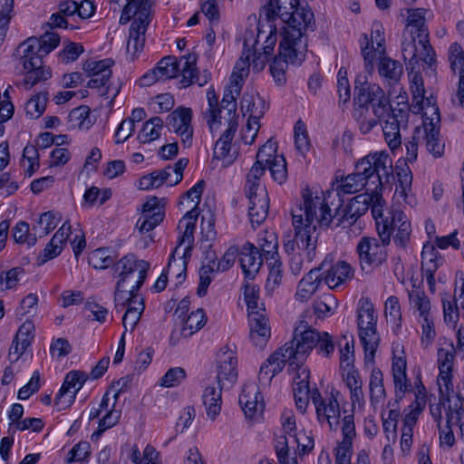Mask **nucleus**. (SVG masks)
<instances>
[{
    "instance_id": "f257e3e1",
    "label": "nucleus",
    "mask_w": 464,
    "mask_h": 464,
    "mask_svg": "<svg viewBox=\"0 0 464 464\" xmlns=\"http://www.w3.org/2000/svg\"><path fill=\"white\" fill-rule=\"evenodd\" d=\"M300 0H268L262 7L258 19L250 15L247 21L256 24L258 37L266 53H271L277 43V24L282 22L279 53L270 65L271 73L279 84L285 82V73L289 64H300L305 58L306 43L304 33L314 23V14L299 5Z\"/></svg>"
},
{
    "instance_id": "f03ea898",
    "label": "nucleus",
    "mask_w": 464,
    "mask_h": 464,
    "mask_svg": "<svg viewBox=\"0 0 464 464\" xmlns=\"http://www.w3.org/2000/svg\"><path fill=\"white\" fill-rule=\"evenodd\" d=\"M333 192L305 188L302 191V201L292 211L295 237L284 241L287 251L295 249V244L302 249L303 255L310 259L315 256L318 227H329L334 214L331 198Z\"/></svg>"
},
{
    "instance_id": "7ed1b4c3",
    "label": "nucleus",
    "mask_w": 464,
    "mask_h": 464,
    "mask_svg": "<svg viewBox=\"0 0 464 464\" xmlns=\"http://www.w3.org/2000/svg\"><path fill=\"white\" fill-rule=\"evenodd\" d=\"M149 269L150 264L147 261L137 259L133 256L122 257L116 265L119 279L114 301L117 307H127L122 318L125 332L135 328L144 312V300L139 289L143 285Z\"/></svg>"
},
{
    "instance_id": "20e7f679",
    "label": "nucleus",
    "mask_w": 464,
    "mask_h": 464,
    "mask_svg": "<svg viewBox=\"0 0 464 464\" xmlns=\"http://www.w3.org/2000/svg\"><path fill=\"white\" fill-rule=\"evenodd\" d=\"M409 77L412 94L411 110L414 113L422 115V126L416 130V139L424 143L432 155L440 157L444 151V144L440 139V116L436 101L432 95L425 97L423 80L420 73L411 72Z\"/></svg>"
},
{
    "instance_id": "39448f33",
    "label": "nucleus",
    "mask_w": 464,
    "mask_h": 464,
    "mask_svg": "<svg viewBox=\"0 0 464 464\" xmlns=\"http://www.w3.org/2000/svg\"><path fill=\"white\" fill-rule=\"evenodd\" d=\"M425 9H411L402 42V55L412 64L423 61L430 64L434 61V53L429 43V34L425 26Z\"/></svg>"
},
{
    "instance_id": "423d86ee",
    "label": "nucleus",
    "mask_w": 464,
    "mask_h": 464,
    "mask_svg": "<svg viewBox=\"0 0 464 464\" xmlns=\"http://www.w3.org/2000/svg\"><path fill=\"white\" fill-rule=\"evenodd\" d=\"M243 46L242 55L234 66L227 86L234 93H240L245 80L248 76L250 64L255 72H260L274 53V51L266 52L264 43L258 37V31L255 32V30L245 33Z\"/></svg>"
},
{
    "instance_id": "0eeeda50",
    "label": "nucleus",
    "mask_w": 464,
    "mask_h": 464,
    "mask_svg": "<svg viewBox=\"0 0 464 464\" xmlns=\"http://www.w3.org/2000/svg\"><path fill=\"white\" fill-rule=\"evenodd\" d=\"M120 6L124 5L121 23H125L130 18H134L131 28L130 39L129 42V50L133 53H137L143 43L142 34L147 28L153 17L152 0H112Z\"/></svg>"
},
{
    "instance_id": "6e6552de",
    "label": "nucleus",
    "mask_w": 464,
    "mask_h": 464,
    "mask_svg": "<svg viewBox=\"0 0 464 464\" xmlns=\"http://www.w3.org/2000/svg\"><path fill=\"white\" fill-rule=\"evenodd\" d=\"M246 195L248 198V216L252 226L263 223L268 215L270 199L262 181V170L251 168L246 175Z\"/></svg>"
},
{
    "instance_id": "1a4fd4ad",
    "label": "nucleus",
    "mask_w": 464,
    "mask_h": 464,
    "mask_svg": "<svg viewBox=\"0 0 464 464\" xmlns=\"http://www.w3.org/2000/svg\"><path fill=\"white\" fill-rule=\"evenodd\" d=\"M377 321L378 315L372 302L367 297L360 298L357 304L358 334L368 362H372L375 357L379 346Z\"/></svg>"
},
{
    "instance_id": "9d476101",
    "label": "nucleus",
    "mask_w": 464,
    "mask_h": 464,
    "mask_svg": "<svg viewBox=\"0 0 464 464\" xmlns=\"http://www.w3.org/2000/svg\"><path fill=\"white\" fill-rule=\"evenodd\" d=\"M377 231L384 243H389L393 235L394 241L399 245H405L411 234L410 218L401 208H391L387 215L385 207L381 211V217L375 220Z\"/></svg>"
},
{
    "instance_id": "9b49d317",
    "label": "nucleus",
    "mask_w": 464,
    "mask_h": 464,
    "mask_svg": "<svg viewBox=\"0 0 464 464\" xmlns=\"http://www.w3.org/2000/svg\"><path fill=\"white\" fill-rule=\"evenodd\" d=\"M318 331L311 327L304 320L296 323L293 339L286 343L284 351L288 355L291 367L304 365L307 358L314 349Z\"/></svg>"
},
{
    "instance_id": "f8f14e48",
    "label": "nucleus",
    "mask_w": 464,
    "mask_h": 464,
    "mask_svg": "<svg viewBox=\"0 0 464 464\" xmlns=\"http://www.w3.org/2000/svg\"><path fill=\"white\" fill-rule=\"evenodd\" d=\"M355 102L367 111L372 109L375 117H383L389 112L390 101L383 90L369 82L368 75H359L355 80Z\"/></svg>"
},
{
    "instance_id": "ddd939ff",
    "label": "nucleus",
    "mask_w": 464,
    "mask_h": 464,
    "mask_svg": "<svg viewBox=\"0 0 464 464\" xmlns=\"http://www.w3.org/2000/svg\"><path fill=\"white\" fill-rule=\"evenodd\" d=\"M341 397V392L335 388L326 390L324 394L317 390L311 392L318 421L325 422L331 430H336L343 419L339 403Z\"/></svg>"
},
{
    "instance_id": "4468645a",
    "label": "nucleus",
    "mask_w": 464,
    "mask_h": 464,
    "mask_svg": "<svg viewBox=\"0 0 464 464\" xmlns=\"http://www.w3.org/2000/svg\"><path fill=\"white\" fill-rule=\"evenodd\" d=\"M251 168H257L262 170V177L266 169L274 181L284 184L287 179V165L283 154L277 152V143L269 139L261 146L256 153V160Z\"/></svg>"
},
{
    "instance_id": "2eb2a0df",
    "label": "nucleus",
    "mask_w": 464,
    "mask_h": 464,
    "mask_svg": "<svg viewBox=\"0 0 464 464\" xmlns=\"http://www.w3.org/2000/svg\"><path fill=\"white\" fill-rule=\"evenodd\" d=\"M360 50L364 61L365 70L371 74L374 70L376 56L385 54V29L380 21L371 24V34H362L359 40Z\"/></svg>"
},
{
    "instance_id": "dca6fc26",
    "label": "nucleus",
    "mask_w": 464,
    "mask_h": 464,
    "mask_svg": "<svg viewBox=\"0 0 464 464\" xmlns=\"http://www.w3.org/2000/svg\"><path fill=\"white\" fill-rule=\"evenodd\" d=\"M360 50L364 61L365 70L371 74L374 70L376 56L385 54V29L380 21L371 24V34H362L359 40Z\"/></svg>"
},
{
    "instance_id": "f3484780",
    "label": "nucleus",
    "mask_w": 464,
    "mask_h": 464,
    "mask_svg": "<svg viewBox=\"0 0 464 464\" xmlns=\"http://www.w3.org/2000/svg\"><path fill=\"white\" fill-rule=\"evenodd\" d=\"M356 169L365 174L368 179L374 178V189L381 188L382 193V179H388L392 174V160L385 150L370 152L356 163Z\"/></svg>"
},
{
    "instance_id": "a211bd4d",
    "label": "nucleus",
    "mask_w": 464,
    "mask_h": 464,
    "mask_svg": "<svg viewBox=\"0 0 464 464\" xmlns=\"http://www.w3.org/2000/svg\"><path fill=\"white\" fill-rule=\"evenodd\" d=\"M238 121L230 120L227 127L216 141L213 150L212 164L215 168H227L231 166L237 159L239 152L232 143L237 132Z\"/></svg>"
},
{
    "instance_id": "6ab92c4d",
    "label": "nucleus",
    "mask_w": 464,
    "mask_h": 464,
    "mask_svg": "<svg viewBox=\"0 0 464 464\" xmlns=\"http://www.w3.org/2000/svg\"><path fill=\"white\" fill-rule=\"evenodd\" d=\"M119 393L120 390L112 386L104 393L97 407L92 406L90 411L89 418L91 420L99 418L104 413L99 421L98 428L100 433L112 428L120 420L121 411L116 409Z\"/></svg>"
},
{
    "instance_id": "aec40b11",
    "label": "nucleus",
    "mask_w": 464,
    "mask_h": 464,
    "mask_svg": "<svg viewBox=\"0 0 464 464\" xmlns=\"http://www.w3.org/2000/svg\"><path fill=\"white\" fill-rule=\"evenodd\" d=\"M397 183L392 196V208L401 206L413 208L417 205V198L412 191V174L405 161L398 160L395 165Z\"/></svg>"
},
{
    "instance_id": "412c9836",
    "label": "nucleus",
    "mask_w": 464,
    "mask_h": 464,
    "mask_svg": "<svg viewBox=\"0 0 464 464\" xmlns=\"http://www.w3.org/2000/svg\"><path fill=\"white\" fill-rule=\"evenodd\" d=\"M216 373L218 385L222 387L230 388L237 382V357L233 347L225 345L217 353Z\"/></svg>"
},
{
    "instance_id": "4be33fe9",
    "label": "nucleus",
    "mask_w": 464,
    "mask_h": 464,
    "mask_svg": "<svg viewBox=\"0 0 464 464\" xmlns=\"http://www.w3.org/2000/svg\"><path fill=\"white\" fill-rule=\"evenodd\" d=\"M385 206L386 201L382 197L381 188H379L378 190L373 189L371 193L367 191L353 197L347 205L346 214L352 218L360 217L371 207L372 217L376 220L378 217H381V211Z\"/></svg>"
},
{
    "instance_id": "5701e85b",
    "label": "nucleus",
    "mask_w": 464,
    "mask_h": 464,
    "mask_svg": "<svg viewBox=\"0 0 464 464\" xmlns=\"http://www.w3.org/2000/svg\"><path fill=\"white\" fill-rule=\"evenodd\" d=\"M392 373L395 389V396L402 399L409 392L410 384L407 377V360L405 348L401 341H395L392 346Z\"/></svg>"
},
{
    "instance_id": "b1692460",
    "label": "nucleus",
    "mask_w": 464,
    "mask_h": 464,
    "mask_svg": "<svg viewBox=\"0 0 464 464\" xmlns=\"http://www.w3.org/2000/svg\"><path fill=\"white\" fill-rule=\"evenodd\" d=\"M383 121V135L389 148L393 150L401 146V140L400 134V121L398 116L394 114L392 107L389 106V112L383 117H375L374 119H362L360 121L361 130L364 133L372 130L378 122Z\"/></svg>"
},
{
    "instance_id": "393cba45",
    "label": "nucleus",
    "mask_w": 464,
    "mask_h": 464,
    "mask_svg": "<svg viewBox=\"0 0 464 464\" xmlns=\"http://www.w3.org/2000/svg\"><path fill=\"white\" fill-rule=\"evenodd\" d=\"M322 282L330 289H336L350 281L354 270L346 261L339 260L332 264V257H326L319 269Z\"/></svg>"
},
{
    "instance_id": "a878e982",
    "label": "nucleus",
    "mask_w": 464,
    "mask_h": 464,
    "mask_svg": "<svg viewBox=\"0 0 464 464\" xmlns=\"http://www.w3.org/2000/svg\"><path fill=\"white\" fill-rule=\"evenodd\" d=\"M375 237H362L357 245V252L362 269L381 266L387 257L386 245Z\"/></svg>"
},
{
    "instance_id": "bb28decb",
    "label": "nucleus",
    "mask_w": 464,
    "mask_h": 464,
    "mask_svg": "<svg viewBox=\"0 0 464 464\" xmlns=\"http://www.w3.org/2000/svg\"><path fill=\"white\" fill-rule=\"evenodd\" d=\"M193 113L190 108L178 107L168 116V127L179 137L185 147H190L193 140Z\"/></svg>"
},
{
    "instance_id": "cd10ccee",
    "label": "nucleus",
    "mask_w": 464,
    "mask_h": 464,
    "mask_svg": "<svg viewBox=\"0 0 464 464\" xmlns=\"http://www.w3.org/2000/svg\"><path fill=\"white\" fill-rule=\"evenodd\" d=\"M114 63L111 58L91 57L86 59L82 63V71L91 78L88 87L100 88L105 86L111 76Z\"/></svg>"
},
{
    "instance_id": "c85d7f7f",
    "label": "nucleus",
    "mask_w": 464,
    "mask_h": 464,
    "mask_svg": "<svg viewBox=\"0 0 464 464\" xmlns=\"http://www.w3.org/2000/svg\"><path fill=\"white\" fill-rule=\"evenodd\" d=\"M88 379V375L81 371H71L64 378L63 383L55 397V405L58 410L70 407Z\"/></svg>"
},
{
    "instance_id": "c756f323",
    "label": "nucleus",
    "mask_w": 464,
    "mask_h": 464,
    "mask_svg": "<svg viewBox=\"0 0 464 464\" xmlns=\"http://www.w3.org/2000/svg\"><path fill=\"white\" fill-rule=\"evenodd\" d=\"M455 355L451 350L440 348L438 350L439 375L437 383L440 393L442 397H450L454 392L452 382V370Z\"/></svg>"
},
{
    "instance_id": "7c9ffc66",
    "label": "nucleus",
    "mask_w": 464,
    "mask_h": 464,
    "mask_svg": "<svg viewBox=\"0 0 464 464\" xmlns=\"http://www.w3.org/2000/svg\"><path fill=\"white\" fill-rule=\"evenodd\" d=\"M368 181L365 174L355 168L353 173L340 179L336 178L328 192H333V198L338 197L336 203V208H338L343 202L342 196L359 192L368 184Z\"/></svg>"
},
{
    "instance_id": "2f4dec72",
    "label": "nucleus",
    "mask_w": 464,
    "mask_h": 464,
    "mask_svg": "<svg viewBox=\"0 0 464 464\" xmlns=\"http://www.w3.org/2000/svg\"><path fill=\"white\" fill-rule=\"evenodd\" d=\"M444 321L455 324L459 316V308H464V277L457 274L454 294L445 293L442 296Z\"/></svg>"
},
{
    "instance_id": "473e14b6",
    "label": "nucleus",
    "mask_w": 464,
    "mask_h": 464,
    "mask_svg": "<svg viewBox=\"0 0 464 464\" xmlns=\"http://www.w3.org/2000/svg\"><path fill=\"white\" fill-rule=\"evenodd\" d=\"M343 439L334 449L335 464H349L353 456V440L356 436L353 416H343L342 425Z\"/></svg>"
},
{
    "instance_id": "72a5a7b5",
    "label": "nucleus",
    "mask_w": 464,
    "mask_h": 464,
    "mask_svg": "<svg viewBox=\"0 0 464 464\" xmlns=\"http://www.w3.org/2000/svg\"><path fill=\"white\" fill-rule=\"evenodd\" d=\"M364 365L370 371L368 378V392L370 402L376 408L383 405L386 400V390L384 387L383 373L382 370L375 366L374 358L368 362L364 356Z\"/></svg>"
},
{
    "instance_id": "f704fd0d",
    "label": "nucleus",
    "mask_w": 464,
    "mask_h": 464,
    "mask_svg": "<svg viewBox=\"0 0 464 464\" xmlns=\"http://www.w3.org/2000/svg\"><path fill=\"white\" fill-rule=\"evenodd\" d=\"M199 214L194 212L184 213L178 224V245L176 254L188 255L194 243V232Z\"/></svg>"
},
{
    "instance_id": "c9c22d12",
    "label": "nucleus",
    "mask_w": 464,
    "mask_h": 464,
    "mask_svg": "<svg viewBox=\"0 0 464 464\" xmlns=\"http://www.w3.org/2000/svg\"><path fill=\"white\" fill-rule=\"evenodd\" d=\"M250 342L256 347L263 348L271 335V328L268 323L266 310L252 312L247 315Z\"/></svg>"
},
{
    "instance_id": "e433bc0d",
    "label": "nucleus",
    "mask_w": 464,
    "mask_h": 464,
    "mask_svg": "<svg viewBox=\"0 0 464 464\" xmlns=\"http://www.w3.org/2000/svg\"><path fill=\"white\" fill-rule=\"evenodd\" d=\"M260 390L253 383L246 384L239 395V403L246 418L258 419L264 411L265 404L262 397H259Z\"/></svg>"
},
{
    "instance_id": "4c0bfd02",
    "label": "nucleus",
    "mask_w": 464,
    "mask_h": 464,
    "mask_svg": "<svg viewBox=\"0 0 464 464\" xmlns=\"http://www.w3.org/2000/svg\"><path fill=\"white\" fill-rule=\"evenodd\" d=\"M343 381L349 390L350 400L354 411H362L365 405L362 381L358 370L350 367L342 370Z\"/></svg>"
},
{
    "instance_id": "58836bf2",
    "label": "nucleus",
    "mask_w": 464,
    "mask_h": 464,
    "mask_svg": "<svg viewBox=\"0 0 464 464\" xmlns=\"http://www.w3.org/2000/svg\"><path fill=\"white\" fill-rule=\"evenodd\" d=\"M286 362H288V355L282 348L271 354L260 367L258 375L259 388L262 390L267 388L273 378L282 372Z\"/></svg>"
},
{
    "instance_id": "ea45409f",
    "label": "nucleus",
    "mask_w": 464,
    "mask_h": 464,
    "mask_svg": "<svg viewBox=\"0 0 464 464\" xmlns=\"http://www.w3.org/2000/svg\"><path fill=\"white\" fill-rule=\"evenodd\" d=\"M267 109L265 100L254 91L246 92L240 102V111L246 120L260 121Z\"/></svg>"
},
{
    "instance_id": "a19ab883",
    "label": "nucleus",
    "mask_w": 464,
    "mask_h": 464,
    "mask_svg": "<svg viewBox=\"0 0 464 464\" xmlns=\"http://www.w3.org/2000/svg\"><path fill=\"white\" fill-rule=\"evenodd\" d=\"M207 323V316L202 309H197L191 312L184 321L183 326L179 332H172L169 342L172 345L179 343V335L185 338L190 337L198 332Z\"/></svg>"
},
{
    "instance_id": "79ce46f5",
    "label": "nucleus",
    "mask_w": 464,
    "mask_h": 464,
    "mask_svg": "<svg viewBox=\"0 0 464 464\" xmlns=\"http://www.w3.org/2000/svg\"><path fill=\"white\" fill-rule=\"evenodd\" d=\"M16 54L23 67L38 66L44 56L40 52V45L36 37H29L20 44L16 49Z\"/></svg>"
},
{
    "instance_id": "37998d69",
    "label": "nucleus",
    "mask_w": 464,
    "mask_h": 464,
    "mask_svg": "<svg viewBox=\"0 0 464 464\" xmlns=\"http://www.w3.org/2000/svg\"><path fill=\"white\" fill-rule=\"evenodd\" d=\"M239 261L242 270L247 277H253L259 271L262 265L261 256L257 248L250 243L243 246Z\"/></svg>"
},
{
    "instance_id": "c03bdc74",
    "label": "nucleus",
    "mask_w": 464,
    "mask_h": 464,
    "mask_svg": "<svg viewBox=\"0 0 464 464\" xmlns=\"http://www.w3.org/2000/svg\"><path fill=\"white\" fill-rule=\"evenodd\" d=\"M222 387L220 385L207 386L203 392L202 400L206 409L207 416L214 420L220 413L222 405Z\"/></svg>"
},
{
    "instance_id": "a18cd8bd",
    "label": "nucleus",
    "mask_w": 464,
    "mask_h": 464,
    "mask_svg": "<svg viewBox=\"0 0 464 464\" xmlns=\"http://www.w3.org/2000/svg\"><path fill=\"white\" fill-rule=\"evenodd\" d=\"M322 283L320 270L312 269L299 282L295 294L296 299L301 302L309 300L318 290Z\"/></svg>"
},
{
    "instance_id": "49530a36",
    "label": "nucleus",
    "mask_w": 464,
    "mask_h": 464,
    "mask_svg": "<svg viewBox=\"0 0 464 464\" xmlns=\"http://www.w3.org/2000/svg\"><path fill=\"white\" fill-rule=\"evenodd\" d=\"M182 253L183 251L180 254H176L174 250L169 258L168 266L163 270L169 278L174 280L176 285L184 282L186 278L187 260L190 256V252L188 255H183Z\"/></svg>"
},
{
    "instance_id": "de8ad7c7",
    "label": "nucleus",
    "mask_w": 464,
    "mask_h": 464,
    "mask_svg": "<svg viewBox=\"0 0 464 464\" xmlns=\"http://www.w3.org/2000/svg\"><path fill=\"white\" fill-rule=\"evenodd\" d=\"M205 188L203 180L198 181L180 198L179 202V210L184 213L194 212L199 214L198 205Z\"/></svg>"
},
{
    "instance_id": "09e8293b",
    "label": "nucleus",
    "mask_w": 464,
    "mask_h": 464,
    "mask_svg": "<svg viewBox=\"0 0 464 464\" xmlns=\"http://www.w3.org/2000/svg\"><path fill=\"white\" fill-rule=\"evenodd\" d=\"M409 304L418 321L432 317L430 301L423 291L412 289L409 292Z\"/></svg>"
},
{
    "instance_id": "8fccbe9b",
    "label": "nucleus",
    "mask_w": 464,
    "mask_h": 464,
    "mask_svg": "<svg viewBox=\"0 0 464 464\" xmlns=\"http://www.w3.org/2000/svg\"><path fill=\"white\" fill-rule=\"evenodd\" d=\"M378 61V72L380 75L391 83L397 82L403 73L402 65L392 58L382 54L376 56Z\"/></svg>"
},
{
    "instance_id": "3c124183",
    "label": "nucleus",
    "mask_w": 464,
    "mask_h": 464,
    "mask_svg": "<svg viewBox=\"0 0 464 464\" xmlns=\"http://www.w3.org/2000/svg\"><path fill=\"white\" fill-rule=\"evenodd\" d=\"M126 454L134 464H160L159 453L156 449L148 444L142 452L139 450L138 446L127 445Z\"/></svg>"
},
{
    "instance_id": "603ef678",
    "label": "nucleus",
    "mask_w": 464,
    "mask_h": 464,
    "mask_svg": "<svg viewBox=\"0 0 464 464\" xmlns=\"http://www.w3.org/2000/svg\"><path fill=\"white\" fill-rule=\"evenodd\" d=\"M24 75L23 81L18 83L23 89L28 91L37 83L46 81L52 76V71L49 67L43 66L42 63L38 66L23 67Z\"/></svg>"
},
{
    "instance_id": "864d4df0",
    "label": "nucleus",
    "mask_w": 464,
    "mask_h": 464,
    "mask_svg": "<svg viewBox=\"0 0 464 464\" xmlns=\"http://www.w3.org/2000/svg\"><path fill=\"white\" fill-rule=\"evenodd\" d=\"M170 170V169H163L142 176L138 181V188L140 190H152L165 184L169 186Z\"/></svg>"
},
{
    "instance_id": "5fc2aeb1",
    "label": "nucleus",
    "mask_w": 464,
    "mask_h": 464,
    "mask_svg": "<svg viewBox=\"0 0 464 464\" xmlns=\"http://www.w3.org/2000/svg\"><path fill=\"white\" fill-rule=\"evenodd\" d=\"M243 296L246 304L247 315L252 312L266 310L259 297V287L253 282L246 281L243 285Z\"/></svg>"
},
{
    "instance_id": "6e6d98bb",
    "label": "nucleus",
    "mask_w": 464,
    "mask_h": 464,
    "mask_svg": "<svg viewBox=\"0 0 464 464\" xmlns=\"http://www.w3.org/2000/svg\"><path fill=\"white\" fill-rule=\"evenodd\" d=\"M26 276L25 269L22 266L12 267L0 274V286L5 290L16 291Z\"/></svg>"
},
{
    "instance_id": "4d7b16f0",
    "label": "nucleus",
    "mask_w": 464,
    "mask_h": 464,
    "mask_svg": "<svg viewBox=\"0 0 464 464\" xmlns=\"http://www.w3.org/2000/svg\"><path fill=\"white\" fill-rule=\"evenodd\" d=\"M384 316L392 325L394 332L401 329L402 314L399 298L394 295L389 296L384 303Z\"/></svg>"
},
{
    "instance_id": "13d9d810",
    "label": "nucleus",
    "mask_w": 464,
    "mask_h": 464,
    "mask_svg": "<svg viewBox=\"0 0 464 464\" xmlns=\"http://www.w3.org/2000/svg\"><path fill=\"white\" fill-rule=\"evenodd\" d=\"M12 235L16 243L25 245L28 247L34 246L39 237L34 227L31 229L29 224L25 221L16 223L13 227Z\"/></svg>"
},
{
    "instance_id": "bf43d9fd",
    "label": "nucleus",
    "mask_w": 464,
    "mask_h": 464,
    "mask_svg": "<svg viewBox=\"0 0 464 464\" xmlns=\"http://www.w3.org/2000/svg\"><path fill=\"white\" fill-rule=\"evenodd\" d=\"M442 259L433 242L428 241L423 245L421 252V266L425 273H433L441 264Z\"/></svg>"
},
{
    "instance_id": "052dcab7",
    "label": "nucleus",
    "mask_w": 464,
    "mask_h": 464,
    "mask_svg": "<svg viewBox=\"0 0 464 464\" xmlns=\"http://www.w3.org/2000/svg\"><path fill=\"white\" fill-rule=\"evenodd\" d=\"M268 276L266 278L265 289L267 294L273 295L282 285L283 269L282 263L277 258H272L268 262Z\"/></svg>"
},
{
    "instance_id": "680f3d73",
    "label": "nucleus",
    "mask_w": 464,
    "mask_h": 464,
    "mask_svg": "<svg viewBox=\"0 0 464 464\" xmlns=\"http://www.w3.org/2000/svg\"><path fill=\"white\" fill-rule=\"evenodd\" d=\"M39 296L36 293H28L21 298L16 308L15 315L17 317H33L39 310Z\"/></svg>"
},
{
    "instance_id": "e2e57ef3",
    "label": "nucleus",
    "mask_w": 464,
    "mask_h": 464,
    "mask_svg": "<svg viewBox=\"0 0 464 464\" xmlns=\"http://www.w3.org/2000/svg\"><path fill=\"white\" fill-rule=\"evenodd\" d=\"M163 129V121L160 117H153L146 121L138 134L142 143H150L160 138Z\"/></svg>"
},
{
    "instance_id": "0e129e2a",
    "label": "nucleus",
    "mask_w": 464,
    "mask_h": 464,
    "mask_svg": "<svg viewBox=\"0 0 464 464\" xmlns=\"http://www.w3.org/2000/svg\"><path fill=\"white\" fill-rule=\"evenodd\" d=\"M446 418L448 423H453L459 428V436L464 440V407L459 400L451 401L448 399V406L446 408Z\"/></svg>"
},
{
    "instance_id": "69168bd1",
    "label": "nucleus",
    "mask_w": 464,
    "mask_h": 464,
    "mask_svg": "<svg viewBox=\"0 0 464 464\" xmlns=\"http://www.w3.org/2000/svg\"><path fill=\"white\" fill-rule=\"evenodd\" d=\"M48 96L46 92H38L33 95L25 103L26 116L31 119H38L46 109Z\"/></svg>"
},
{
    "instance_id": "338daca9",
    "label": "nucleus",
    "mask_w": 464,
    "mask_h": 464,
    "mask_svg": "<svg viewBox=\"0 0 464 464\" xmlns=\"http://www.w3.org/2000/svg\"><path fill=\"white\" fill-rule=\"evenodd\" d=\"M61 221L59 213L48 211L42 214L37 223L34 226L39 237H43L53 230Z\"/></svg>"
},
{
    "instance_id": "774afa93",
    "label": "nucleus",
    "mask_w": 464,
    "mask_h": 464,
    "mask_svg": "<svg viewBox=\"0 0 464 464\" xmlns=\"http://www.w3.org/2000/svg\"><path fill=\"white\" fill-rule=\"evenodd\" d=\"M450 70L459 77L464 75V49L459 43H452L448 51Z\"/></svg>"
}]
</instances>
